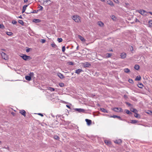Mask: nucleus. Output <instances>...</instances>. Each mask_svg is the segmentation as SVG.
<instances>
[{
	"label": "nucleus",
	"mask_w": 152,
	"mask_h": 152,
	"mask_svg": "<svg viewBox=\"0 0 152 152\" xmlns=\"http://www.w3.org/2000/svg\"><path fill=\"white\" fill-rule=\"evenodd\" d=\"M21 57L25 61H26L28 60H30L31 59L30 56H28L24 54H22V56H21Z\"/></svg>",
	"instance_id": "nucleus-1"
},
{
	"label": "nucleus",
	"mask_w": 152,
	"mask_h": 152,
	"mask_svg": "<svg viewBox=\"0 0 152 152\" xmlns=\"http://www.w3.org/2000/svg\"><path fill=\"white\" fill-rule=\"evenodd\" d=\"M138 12L143 15H146L147 13H148L146 11L143 10H140L137 11Z\"/></svg>",
	"instance_id": "nucleus-2"
},
{
	"label": "nucleus",
	"mask_w": 152,
	"mask_h": 152,
	"mask_svg": "<svg viewBox=\"0 0 152 152\" xmlns=\"http://www.w3.org/2000/svg\"><path fill=\"white\" fill-rule=\"evenodd\" d=\"M113 110L116 112H123V110L122 109L119 107H114L113 108Z\"/></svg>",
	"instance_id": "nucleus-3"
},
{
	"label": "nucleus",
	"mask_w": 152,
	"mask_h": 152,
	"mask_svg": "<svg viewBox=\"0 0 152 152\" xmlns=\"http://www.w3.org/2000/svg\"><path fill=\"white\" fill-rule=\"evenodd\" d=\"M72 19L76 22H79L80 21L79 17V16L74 15L73 16Z\"/></svg>",
	"instance_id": "nucleus-4"
},
{
	"label": "nucleus",
	"mask_w": 152,
	"mask_h": 152,
	"mask_svg": "<svg viewBox=\"0 0 152 152\" xmlns=\"http://www.w3.org/2000/svg\"><path fill=\"white\" fill-rule=\"evenodd\" d=\"M1 55L3 59L5 60H7V56L6 53L3 52H2L1 53Z\"/></svg>",
	"instance_id": "nucleus-5"
},
{
	"label": "nucleus",
	"mask_w": 152,
	"mask_h": 152,
	"mask_svg": "<svg viewBox=\"0 0 152 152\" xmlns=\"http://www.w3.org/2000/svg\"><path fill=\"white\" fill-rule=\"evenodd\" d=\"M74 110L79 113H83L85 112V110L81 108H75Z\"/></svg>",
	"instance_id": "nucleus-6"
},
{
	"label": "nucleus",
	"mask_w": 152,
	"mask_h": 152,
	"mask_svg": "<svg viewBox=\"0 0 152 152\" xmlns=\"http://www.w3.org/2000/svg\"><path fill=\"white\" fill-rule=\"evenodd\" d=\"M19 113H21L22 115H23L24 117H26V112L23 110H20Z\"/></svg>",
	"instance_id": "nucleus-7"
},
{
	"label": "nucleus",
	"mask_w": 152,
	"mask_h": 152,
	"mask_svg": "<svg viewBox=\"0 0 152 152\" xmlns=\"http://www.w3.org/2000/svg\"><path fill=\"white\" fill-rule=\"evenodd\" d=\"M126 53L123 52L121 53L120 55L121 58L122 59H124L126 57Z\"/></svg>",
	"instance_id": "nucleus-8"
},
{
	"label": "nucleus",
	"mask_w": 152,
	"mask_h": 152,
	"mask_svg": "<svg viewBox=\"0 0 152 152\" xmlns=\"http://www.w3.org/2000/svg\"><path fill=\"white\" fill-rule=\"evenodd\" d=\"M110 117L111 118H118L119 119V120H123L121 118V117L119 116H118L117 115H113V116H111Z\"/></svg>",
	"instance_id": "nucleus-9"
},
{
	"label": "nucleus",
	"mask_w": 152,
	"mask_h": 152,
	"mask_svg": "<svg viewBox=\"0 0 152 152\" xmlns=\"http://www.w3.org/2000/svg\"><path fill=\"white\" fill-rule=\"evenodd\" d=\"M57 75L61 79H63L64 77L63 74L59 72L57 73Z\"/></svg>",
	"instance_id": "nucleus-10"
},
{
	"label": "nucleus",
	"mask_w": 152,
	"mask_h": 152,
	"mask_svg": "<svg viewBox=\"0 0 152 152\" xmlns=\"http://www.w3.org/2000/svg\"><path fill=\"white\" fill-rule=\"evenodd\" d=\"M85 120L87 123V124L88 125H90L91 124L92 121L91 120H90L88 119H86Z\"/></svg>",
	"instance_id": "nucleus-11"
},
{
	"label": "nucleus",
	"mask_w": 152,
	"mask_h": 152,
	"mask_svg": "<svg viewBox=\"0 0 152 152\" xmlns=\"http://www.w3.org/2000/svg\"><path fill=\"white\" fill-rule=\"evenodd\" d=\"M83 71L82 69H77L75 71V73L78 74H79L81 72Z\"/></svg>",
	"instance_id": "nucleus-12"
},
{
	"label": "nucleus",
	"mask_w": 152,
	"mask_h": 152,
	"mask_svg": "<svg viewBox=\"0 0 152 152\" xmlns=\"http://www.w3.org/2000/svg\"><path fill=\"white\" fill-rule=\"evenodd\" d=\"M91 65V64L88 62H86L83 64L84 67H89Z\"/></svg>",
	"instance_id": "nucleus-13"
},
{
	"label": "nucleus",
	"mask_w": 152,
	"mask_h": 152,
	"mask_svg": "<svg viewBox=\"0 0 152 152\" xmlns=\"http://www.w3.org/2000/svg\"><path fill=\"white\" fill-rule=\"evenodd\" d=\"M134 115V117L136 118H140L141 117L140 115L138 114L137 113H135Z\"/></svg>",
	"instance_id": "nucleus-14"
},
{
	"label": "nucleus",
	"mask_w": 152,
	"mask_h": 152,
	"mask_svg": "<svg viewBox=\"0 0 152 152\" xmlns=\"http://www.w3.org/2000/svg\"><path fill=\"white\" fill-rule=\"evenodd\" d=\"M114 142L115 143L119 144L121 143L122 140L121 139H118L115 140L114 141Z\"/></svg>",
	"instance_id": "nucleus-15"
},
{
	"label": "nucleus",
	"mask_w": 152,
	"mask_h": 152,
	"mask_svg": "<svg viewBox=\"0 0 152 152\" xmlns=\"http://www.w3.org/2000/svg\"><path fill=\"white\" fill-rule=\"evenodd\" d=\"M78 37L81 41L83 42H85L86 41L85 39L81 36L79 35Z\"/></svg>",
	"instance_id": "nucleus-16"
},
{
	"label": "nucleus",
	"mask_w": 152,
	"mask_h": 152,
	"mask_svg": "<svg viewBox=\"0 0 152 152\" xmlns=\"http://www.w3.org/2000/svg\"><path fill=\"white\" fill-rule=\"evenodd\" d=\"M100 110L103 112L104 113H108V111L104 108H101Z\"/></svg>",
	"instance_id": "nucleus-17"
},
{
	"label": "nucleus",
	"mask_w": 152,
	"mask_h": 152,
	"mask_svg": "<svg viewBox=\"0 0 152 152\" xmlns=\"http://www.w3.org/2000/svg\"><path fill=\"white\" fill-rule=\"evenodd\" d=\"M25 78L26 80L29 81L31 80V77L29 75L26 76Z\"/></svg>",
	"instance_id": "nucleus-18"
},
{
	"label": "nucleus",
	"mask_w": 152,
	"mask_h": 152,
	"mask_svg": "<svg viewBox=\"0 0 152 152\" xmlns=\"http://www.w3.org/2000/svg\"><path fill=\"white\" fill-rule=\"evenodd\" d=\"M41 20L37 19H34L33 20V21L35 23H39L41 22Z\"/></svg>",
	"instance_id": "nucleus-19"
},
{
	"label": "nucleus",
	"mask_w": 152,
	"mask_h": 152,
	"mask_svg": "<svg viewBox=\"0 0 152 152\" xmlns=\"http://www.w3.org/2000/svg\"><path fill=\"white\" fill-rule=\"evenodd\" d=\"M130 110L134 113H137L138 112V111L137 110L133 108H131Z\"/></svg>",
	"instance_id": "nucleus-20"
},
{
	"label": "nucleus",
	"mask_w": 152,
	"mask_h": 152,
	"mask_svg": "<svg viewBox=\"0 0 152 152\" xmlns=\"http://www.w3.org/2000/svg\"><path fill=\"white\" fill-rule=\"evenodd\" d=\"M28 5H25L23 6V10H22V13H23L24 12H25V11L26 10V8L28 6Z\"/></svg>",
	"instance_id": "nucleus-21"
},
{
	"label": "nucleus",
	"mask_w": 152,
	"mask_h": 152,
	"mask_svg": "<svg viewBox=\"0 0 152 152\" xmlns=\"http://www.w3.org/2000/svg\"><path fill=\"white\" fill-rule=\"evenodd\" d=\"M124 72L126 73H128L130 72V70L128 68H125L124 69Z\"/></svg>",
	"instance_id": "nucleus-22"
},
{
	"label": "nucleus",
	"mask_w": 152,
	"mask_h": 152,
	"mask_svg": "<svg viewBox=\"0 0 152 152\" xmlns=\"http://www.w3.org/2000/svg\"><path fill=\"white\" fill-rule=\"evenodd\" d=\"M138 122V121L137 120H132L131 121L130 123L132 124H135Z\"/></svg>",
	"instance_id": "nucleus-23"
},
{
	"label": "nucleus",
	"mask_w": 152,
	"mask_h": 152,
	"mask_svg": "<svg viewBox=\"0 0 152 152\" xmlns=\"http://www.w3.org/2000/svg\"><path fill=\"white\" fill-rule=\"evenodd\" d=\"M107 3H108V4L110 5L111 6H114V4H113V2L112 1H107Z\"/></svg>",
	"instance_id": "nucleus-24"
},
{
	"label": "nucleus",
	"mask_w": 152,
	"mask_h": 152,
	"mask_svg": "<svg viewBox=\"0 0 152 152\" xmlns=\"http://www.w3.org/2000/svg\"><path fill=\"white\" fill-rule=\"evenodd\" d=\"M140 66L139 65L136 64L134 65V68L136 70H138L140 68Z\"/></svg>",
	"instance_id": "nucleus-25"
},
{
	"label": "nucleus",
	"mask_w": 152,
	"mask_h": 152,
	"mask_svg": "<svg viewBox=\"0 0 152 152\" xmlns=\"http://www.w3.org/2000/svg\"><path fill=\"white\" fill-rule=\"evenodd\" d=\"M125 111L126 113L129 115L132 114V112H130L129 110H125Z\"/></svg>",
	"instance_id": "nucleus-26"
},
{
	"label": "nucleus",
	"mask_w": 152,
	"mask_h": 152,
	"mask_svg": "<svg viewBox=\"0 0 152 152\" xmlns=\"http://www.w3.org/2000/svg\"><path fill=\"white\" fill-rule=\"evenodd\" d=\"M105 56L106 57L109 58L110 57L112 56V54L111 53H107L106 54Z\"/></svg>",
	"instance_id": "nucleus-27"
},
{
	"label": "nucleus",
	"mask_w": 152,
	"mask_h": 152,
	"mask_svg": "<svg viewBox=\"0 0 152 152\" xmlns=\"http://www.w3.org/2000/svg\"><path fill=\"white\" fill-rule=\"evenodd\" d=\"M98 25L100 26H102L104 25L103 23L101 21L98 22Z\"/></svg>",
	"instance_id": "nucleus-28"
},
{
	"label": "nucleus",
	"mask_w": 152,
	"mask_h": 152,
	"mask_svg": "<svg viewBox=\"0 0 152 152\" xmlns=\"http://www.w3.org/2000/svg\"><path fill=\"white\" fill-rule=\"evenodd\" d=\"M104 142L107 145H109L110 144V142L107 140H105L104 141Z\"/></svg>",
	"instance_id": "nucleus-29"
},
{
	"label": "nucleus",
	"mask_w": 152,
	"mask_h": 152,
	"mask_svg": "<svg viewBox=\"0 0 152 152\" xmlns=\"http://www.w3.org/2000/svg\"><path fill=\"white\" fill-rule=\"evenodd\" d=\"M141 78V77L140 76H137L135 79V80L139 81L140 80Z\"/></svg>",
	"instance_id": "nucleus-30"
},
{
	"label": "nucleus",
	"mask_w": 152,
	"mask_h": 152,
	"mask_svg": "<svg viewBox=\"0 0 152 152\" xmlns=\"http://www.w3.org/2000/svg\"><path fill=\"white\" fill-rule=\"evenodd\" d=\"M18 22L20 24H21L22 25H24V23L23 21L22 20H19Z\"/></svg>",
	"instance_id": "nucleus-31"
},
{
	"label": "nucleus",
	"mask_w": 152,
	"mask_h": 152,
	"mask_svg": "<svg viewBox=\"0 0 152 152\" xmlns=\"http://www.w3.org/2000/svg\"><path fill=\"white\" fill-rule=\"evenodd\" d=\"M138 86L139 88H142L143 86L142 83H140L138 85Z\"/></svg>",
	"instance_id": "nucleus-32"
},
{
	"label": "nucleus",
	"mask_w": 152,
	"mask_h": 152,
	"mask_svg": "<svg viewBox=\"0 0 152 152\" xmlns=\"http://www.w3.org/2000/svg\"><path fill=\"white\" fill-rule=\"evenodd\" d=\"M51 45L52 47L55 48H56L57 47L56 45L54 43H52Z\"/></svg>",
	"instance_id": "nucleus-33"
},
{
	"label": "nucleus",
	"mask_w": 152,
	"mask_h": 152,
	"mask_svg": "<svg viewBox=\"0 0 152 152\" xmlns=\"http://www.w3.org/2000/svg\"><path fill=\"white\" fill-rule=\"evenodd\" d=\"M6 34L9 36H11L13 34V33L11 32H6Z\"/></svg>",
	"instance_id": "nucleus-34"
},
{
	"label": "nucleus",
	"mask_w": 152,
	"mask_h": 152,
	"mask_svg": "<svg viewBox=\"0 0 152 152\" xmlns=\"http://www.w3.org/2000/svg\"><path fill=\"white\" fill-rule=\"evenodd\" d=\"M48 90H49L51 91H55V89L54 88L50 87H49Z\"/></svg>",
	"instance_id": "nucleus-35"
},
{
	"label": "nucleus",
	"mask_w": 152,
	"mask_h": 152,
	"mask_svg": "<svg viewBox=\"0 0 152 152\" xmlns=\"http://www.w3.org/2000/svg\"><path fill=\"white\" fill-rule=\"evenodd\" d=\"M39 11V10H34L33 12H31V13H37Z\"/></svg>",
	"instance_id": "nucleus-36"
},
{
	"label": "nucleus",
	"mask_w": 152,
	"mask_h": 152,
	"mask_svg": "<svg viewBox=\"0 0 152 152\" xmlns=\"http://www.w3.org/2000/svg\"><path fill=\"white\" fill-rule=\"evenodd\" d=\"M54 139H55L56 140H58L59 139V138L58 137V136L57 135H55L54 136Z\"/></svg>",
	"instance_id": "nucleus-37"
},
{
	"label": "nucleus",
	"mask_w": 152,
	"mask_h": 152,
	"mask_svg": "<svg viewBox=\"0 0 152 152\" xmlns=\"http://www.w3.org/2000/svg\"><path fill=\"white\" fill-rule=\"evenodd\" d=\"M57 40L59 42H61L62 41L63 39L61 38H58Z\"/></svg>",
	"instance_id": "nucleus-38"
},
{
	"label": "nucleus",
	"mask_w": 152,
	"mask_h": 152,
	"mask_svg": "<svg viewBox=\"0 0 152 152\" xmlns=\"http://www.w3.org/2000/svg\"><path fill=\"white\" fill-rule=\"evenodd\" d=\"M129 83H134L133 80L131 79H129Z\"/></svg>",
	"instance_id": "nucleus-39"
},
{
	"label": "nucleus",
	"mask_w": 152,
	"mask_h": 152,
	"mask_svg": "<svg viewBox=\"0 0 152 152\" xmlns=\"http://www.w3.org/2000/svg\"><path fill=\"white\" fill-rule=\"evenodd\" d=\"M148 23L149 24V26H150L152 27V20L149 21Z\"/></svg>",
	"instance_id": "nucleus-40"
},
{
	"label": "nucleus",
	"mask_w": 152,
	"mask_h": 152,
	"mask_svg": "<svg viewBox=\"0 0 152 152\" xmlns=\"http://www.w3.org/2000/svg\"><path fill=\"white\" fill-rule=\"evenodd\" d=\"M59 86L61 87H62L64 86V84L63 83H60L59 84Z\"/></svg>",
	"instance_id": "nucleus-41"
},
{
	"label": "nucleus",
	"mask_w": 152,
	"mask_h": 152,
	"mask_svg": "<svg viewBox=\"0 0 152 152\" xmlns=\"http://www.w3.org/2000/svg\"><path fill=\"white\" fill-rule=\"evenodd\" d=\"M126 104L129 106H132V104L128 102H126Z\"/></svg>",
	"instance_id": "nucleus-42"
},
{
	"label": "nucleus",
	"mask_w": 152,
	"mask_h": 152,
	"mask_svg": "<svg viewBox=\"0 0 152 152\" xmlns=\"http://www.w3.org/2000/svg\"><path fill=\"white\" fill-rule=\"evenodd\" d=\"M40 41L41 43H44L45 42L46 40H45L44 39H41Z\"/></svg>",
	"instance_id": "nucleus-43"
},
{
	"label": "nucleus",
	"mask_w": 152,
	"mask_h": 152,
	"mask_svg": "<svg viewBox=\"0 0 152 152\" xmlns=\"http://www.w3.org/2000/svg\"><path fill=\"white\" fill-rule=\"evenodd\" d=\"M34 75V73L33 72H30L29 74V75L31 77L32 76H33Z\"/></svg>",
	"instance_id": "nucleus-44"
},
{
	"label": "nucleus",
	"mask_w": 152,
	"mask_h": 152,
	"mask_svg": "<svg viewBox=\"0 0 152 152\" xmlns=\"http://www.w3.org/2000/svg\"><path fill=\"white\" fill-rule=\"evenodd\" d=\"M65 50V47L64 46L62 47V51L63 52H64Z\"/></svg>",
	"instance_id": "nucleus-45"
},
{
	"label": "nucleus",
	"mask_w": 152,
	"mask_h": 152,
	"mask_svg": "<svg viewBox=\"0 0 152 152\" xmlns=\"http://www.w3.org/2000/svg\"><path fill=\"white\" fill-rule=\"evenodd\" d=\"M39 8H40V9L38 10H39V11H41V10H42L43 7L42 6L40 5H39Z\"/></svg>",
	"instance_id": "nucleus-46"
},
{
	"label": "nucleus",
	"mask_w": 152,
	"mask_h": 152,
	"mask_svg": "<svg viewBox=\"0 0 152 152\" xmlns=\"http://www.w3.org/2000/svg\"><path fill=\"white\" fill-rule=\"evenodd\" d=\"M17 23V21L15 20H13L12 21V23L14 24H15Z\"/></svg>",
	"instance_id": "nucleus-47"
},
{
	"label": "nucleus",
	"mask_w": 152,
	"mask_h": 152,
	"mask_svg": "<svg viewBox=\"0 0 152 152\" xmlns=\"http://www.w3.org/2000/svg\"><path fill=\"white\" fill-rule=\"evenodd\" d=\"M69 64L70 65H74V63L72 61L69 62Z\"/></svg>",
	"instance_id": "nucleus-48"
},
{
	"label": "nucleus",
	"mask_w": 152,
	"mask_h": 152,
	"mask_svg": "<svg viewBox=\"0 0 152 152\" xmlns=\"http://www.w3.org/2000/svg\"><path fill=\"white\" fill-rule=\"evenodd\" d=\"M130 51L132 52L133 50V48L132 46H131L130 48Z\"/></svg>",
	"instance_id": "nucleus-49"
},
{
	"label": "nucleus",
	"mask_w": 152,
	"mask_h": 152,
	"mask_svg": "<svg viewBox=\"0 0 152 152\" xmlns=\"http://www.w3.org/2000/svg\"><path fill=\"white\" fill-rule=\"evenodd\" d=\"M38 115L41 116L42 117H43L44 116L43 115V114L41 113H38L37 114Z\"/></svg>",
	"instance_id": "nucleus-50"
},
{
	"label": "nucleus",
	"mask_w": 152,
	"mask_h": 152,
	"mask_svg": "<svg viewBox=\"0 0 152 152\" xmlns=\"http://www.w3.org/2000/svg\"><path fill=\"white\" fill-rule=\"evenodd\" d=\"M30 48H28L26 50V52L27 53L28 52L30 51Z\"/></svg>",
	"instance_id": "nucleus-51"
},
{
	"label": "nucleus",
	"mask_w": 152,
	"mask_h": 152,
	"mask_svg": "<svg viewBox=\"0 0 152 152\" xmlns=\"http://www.w3.org/2000/svg\"><path fill=\"white\" fill-rule=\"evenodd\" d=\"M12 115L13 116H15V113L13 112H12L11 113Z\"/></svg>",
	"instance_id": "nucleus-52"
},
{
	"label": "nucleus",
	"mask_w": 152,
	"mask_h": 152,
	"mask_svg": "<svg viewBox=\"0 0 152 152\" xmlns=\"http://www.w3.org/2000/svg\"><path fill=\"white\" fill-rule=\"evenodd\" d=\"M124 97L125 99H126L128 98L127 96L126 95H124Z\"/></svg>",
	"instance_id": "nucleus-53"
},
{
	"label": "nucleus",
	"mask_w": 152,
	"mask_h": 152,
	"mask_svg": "<svg viewBox=\"0 0 152 152\" xmlns=\"http://www.w3.org/2000/svg\"><path fill=\"white\" fill-rule=\"evenodd\" d=\"M66 106L68 107V108L69 109H71V108L70 106L69 105H66Z\"/></svg>",
	"instance_id": "nucleus-54"
},
{
	"label": "nucleus",
	"mask_w": 152,
	"mask_h": 152,
	"mask_svg": "<svg viewBox=\"0 0 152 152\" xmlns=\"http://www.w3.org/2000/svg\"><path fill=\"white\" fill-rule=\"evenodd\" d=\"M4 25H3L0 24V28H2L3 27H4Z\"/></svg>",
	"instance_id": "nucleus-55"
},
{
	"label": "nucleus",
	"mask_w": 152,
	"mask_h": 152,
	"mask_svg": "<svg viewBox=\"0 0 152 152\" xmlns=\"http://www.w3.org/2000/svg\"><path fill=\"white\" fill-rule=\"evenodd\" d=\"M49 1H51L50 0H46V1H45V2H48Z\"/></svg>",
	"instance_id": "nucleus-56"
},
{
	"label": "nucleus",
	"mask_w": 152,
	"mask_h": 152,
	"mask_svg": "<svg viewBox=\"0 0 152 152\" xmlns=\"http://www.w3.org/2000/svg\"><path fill=\"white\" fill-rule=\"evenodd\" d=\"M19 18H21V19H22V16L21 15H20V16H19L18 17Z\"/></svg>",
	"instance_id": "nucleus-57"
},
{
	"label": "nucleus",
	"mask_w": 152,
	"mask_h": 152,
	"mask_svg": "<svg viewBox=\"0 0 152 152\" xmlns=\"http://www.w3.org/2000/svg\"><path fill=\"white\" fill-rule=\"evenodd\" d=\"M28 1V0H24V2L25 3H26Z\"/></svg>",
	"instance_id": "nucleus-58"
},
{
	"label": "nucleus",
	"mask_w": 152,
	"mask_h": 152,
	"mask_svg": "<svg viewBox=\"0 0 152 152\" xmlns=\"http://www.w3.org/2000/svg\"><path fill=\"white\" fill-rule=\"evenodd\" d=\"M114 1L116 3H117V2H118V0H114Z\"/></svg>",
	"instance_id": "nucleus-59"
},
{
	"label": "nucleus",
	"mask_w": 152,
	"mask_h": 152,
	"mask_svg": "<svg viewBox=\"0 0 152 152\" xmlns=\"http://www.w3.org/2000/svg\"><path fill=\"white\" fill-rule=\"evenodd\" d=\"M136 22H139V21L138 19H136Z\"/></svg>",
	"instance_id": "nucleus-60"
},
{
	"label": "nucleus",
	"mask_w": 152,
	"mask_h": 152,
	"mask_svg": "<svg viewBox=\"0 0 152 152\" xmlns=\"http://www.w3.org/2000/svg\"><path fill=\"white\" fill-rule=\"evenodd\" d=\"M148 13L151 14L152 15V12H148Z\"/></svg>",
	"instance_id": "nucleus-61"
},
{
	"label": "nucleus",
	"mask_w": 152,
	"mask_h": 152,
	"mask_svg": "<svg viewBox=\"0 0 152 152\" xmlns=\"http://www.w3.org/2000/svg\"><path fill=\"white\" fill-rule=\"evenodd\" d=\"M100 0L103 2H105V0Z\"/></svg>",
	"instance_id": "nucleus-62"
},
{
	"label": "nucleus",
	"mask_w": 152,
	"mask_h": 152,
	"mask_svg": "<svg viewBox=\"0 0 152 152\" xmlns=\"http://www.w3.org/2000/svg\"><path fill=\"white\" fill-rule=\"evenodd\" d=\"M78 48H79V46H78V45L76 48V49L77 50H78Z\"/></svg>",
	"instance_id": "nucleus-63"
},
{
	"label": "nucleus",
	"mask_w": 152,
	"mask_h": 152,
	"mask_svg": "<svg viewBox=\"0 0 152 152\" xmlns=\"http://www.w3.org/2000/svg\"><path fill=\"white\" fill-rule=\"evenodd\" d=\"M26 13L27 14H30L31 13V12H26Z\"/></svg>",
	"instance_id": "nucleus-64"
}]
</instances>
